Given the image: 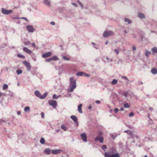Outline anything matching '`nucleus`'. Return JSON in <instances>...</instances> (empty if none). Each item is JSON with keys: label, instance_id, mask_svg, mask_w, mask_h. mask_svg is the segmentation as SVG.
Here are the masks:
<instances>
[{"label": "nucleus", "instance_id": "f704fd0d", "mask_svg": "<svg viewBox=\"0 0 157 157\" xmlns=\"http://www.w3.org/2000/svg\"><path fill=\"white\" fill-rule=\"evenodd\" d=\"M124 107L125 108H128L130 106L128 103H125L124 104Z\"/></svg>", "mask_w": 157, "mask_h": 157}, {"label": "nucleus", "instance_id": "4d7b16f0", "mask_svg": "<svg viewBox=\"0 0 157 157\" xmlns=\"http://www.w3.org/2000/svg\"><path fill=\"white\" fill-rule=\"evenodd\" d=\"M21 112L20 111H18L17 112V114L18 115H20L21 114Z\"/></svg>", "mask_w": 157, "mask_h": 157}, {"label": "nucleus", "instance_id": "79ce46f5", "mask_svg": "<svg viewBox=\"0 0 157 157\" xmlns=\"http://www.w3.org/2000/svg\"><path fill=\"white\" fill-rule=\"evenodd\" d=\"M122 78L126 80L127 81H129L128 78L126 76H123L122 77Z\"/></svg>", "mask_w": 157, "mask_h": 157}, {"label": "nucleus", "instance_id": "c85d7f7f", "mask_svg": "<svg viewBox=\"0 0 157 157\" xmlns=\"http://www.w3.org/2000/svg\"><path fill=\"white\" fill-rule=\"evenodd\" d=\"M8 88V85L6 84H4L3 87V90H5L7 89Z\"/></svg>", "mask_w": 157, "mask_h": 157}, {"label": "nucleus", "instance_id": "6e6d98bb", "mask_svg": "<svg viewBox=\"0 0 157 157\" xmlns=\"http://www.w3.org/2000/svg\"><path fill=\"white\" fill-rule=\"evenodd\" d=\"M92 107V106L91 105H89V107H88V109H91Z\"/></svg>", "mask_w": 157, "mask_h": 157}, {"label": "nucleus", "instance_id": "680f3d73", "mask_svg": "<svg viewBox=\"0 0 157 157\" xmlns=\"http://www.w3.org/2000/svg\"><path fill=\"white\" fill-rule=\"evenodd\" d=\"M22 18L23 19H24L26 20V21H28V20L27 19V18L26 17H23Z\"/></svg>", "mask_w": 157, "mask_h": 157}, {"label": "nucleus", "instance_id": "09e8293b", "mask_svg": "<svg viewBox=\"0 0 157 157\" xmlns=\"http://www.w3.org/2000/svg\"><path fill=\"white\" fill-rule=\"evenodd\" d=\"M80 6L82 7V9H83V4L81 2L80 3V4H79Z\"/></svg>", "mask_w": 157, "mask_h": 157}, {"label": "nucleus", "instance_id": "4be33fe9", "mask_svg": "<svg viewBox=\"0 0 157 157\" xmlns=\"http://www.w3.org/2000/svg\"><path fill=\"white\" fill-rule=\"evenodd\" d=\"M71 118L75 122L78 121V119L75 116L72 115L71 117Z\"/></svg>", "mask_w": 157, "mask_h": 157}, {"label": "nucleus", "instance_id": "e2e57ef3", "mask_svg": "<svg viewBox=\"0 0 157 157\" xmlns=\"http://www.w3.org/2000/svg\"><path fill=\"white\" fill-rule=\"evenodd\" d=\"M149 109L151 110H153V109L152 107H150L149 108Z\"/></svg>", "mask_w": 157, "mask_h": 157}, {"label": "nucleus", "instance_id": "72a5a7b5", "mask_svg": "<svg viewBox=\"0 0 157 157\" xmlns=\"http://www.w3.org/2000/svg\"><path fill=\"white\" fill-rule=\"evenodd\" d=\"M124 132H126L128 133V134L129 135H131V134L132 133V132L129 130H126L124 131Z\"/></svg>", "mask_w": 157, "mask_h": 157}, {"label": "nucleus", "instance_id": "bf43d9fd", "mask_svg": "<svg viewBox=\"0 0 157 157\" xmlns=\"http://www.w3.org/2000/svg\"><path fill=\"white\" fill-rule=\"evenodd\" d=\"M50 24L52 25H55V23L54 22H51L50 23Z\"/></svg>", "mask_w": 157, "mask_h": 157}, {"label": "nucleus", "instance_id": "f03ea898", "mask_svg": "<svg viewBox=\"0 0 157 157\" xmlns=\"http://www.w3.org/2000/svg\"><path fill=\"white\" fill-rule=\"evenodd\" d=\"M35 95L39 98L43 99H44L47 95V93H45L42 95H41L40 93L38 90H36L34 92Z\"/></svg>", "mask_w": 157, "mask_h": 157}, {"label": "nucleus", "instance_id": "393cba45", "mask_svg": "<svg viewBox=\"0 0 157 157\" xmlns=\"http://www.w3.org/2000/svg\"><path fill=\"white\" fill-rule=\"evenodd\" d=\"M130 136L133 138L136 137L137 138H138L137 136L136 135L135 132H132Z\"/></svg>", "mask_w": 157, "mask_h": 157}, {"label": "nucleus", "instance_id": "3c124183", "mask_svg": "<svg viewBox=\"0 0 157 157\" xmlns=\"http://www.w3.org/2000/svg\"><path fill=\"white\" fill-rule=\"evenodd\" d=\"M32 46L34 48L36 47V45H35V43H32Z\"/></svg>", "mask_w": 157, "mask_h": 157}, {"label": "nucleus", "instance_id": "49530a36", "mask_svg": "<svg viewBox=\"0 0 157 157\" xmlns=\"http://www.w3.org/2000/svg\"><path fill=\"white\" fill-rule=\"evenodd\" d=\"M118 111L119 110L117 108H115L114 109V112L116 113H117Z\"/></svg>", "mask_w": 157, "mask_h": 157}, {"label": "nucleus", "instance_id": "ea45409f", "mask_svg": "<svg viewBox=\"0 0 157 157\" xmlns=\"http://www.w3.org/2000/svg\"><path fill=\"white\" fill-rule=\"evenodd\" d=\"M114 52L116 53L117 55L119 53V51L118 49H115Z\"/></svg>", "mask_w": 157, "mask_h": 157}, {"label": "nucleus", "instance_id": "de8ad7c7", "mask_svg": "<svg viewBox=\"0 0 157 157\" xmlns=\"http://www.w3.org/2000/svg\"><path fill=\"white\" fill-rule=\"evenodd\" d=\"M132 49L133 51H134L136 50V48L135 46H133L132 47Z\"/></svg>", "mask_w": 157, "mask_h": 157}, {"label": "nucleus", "instance_id": "1a4fd4ad", "mask_svg": "<svg viewBox=\"0 0 157 157\" xmlns=\"http://www.w3.org/2000/svg\"><path fill=\"white\" fill-rule=\"evenodd\" d=\"M81 137L84 142L87 141V136L85 133H83L81 134Z\"/></svg>", "mask_w": 157, "mask_h": 157}, {"label": "nucleus", "instance_id": "39448f33", "mask_svg": "<svg viewBox=\"0 0 157 157\" xmlns=\"http://www.w3.org/2000/svg\"><path fill=\"white\" fill-rule=\"evenodd\" d=\"M104 156L105 157H120L119 154L118 153L110 154L107 152L105 153Z\"/></svg>", "mask_w": 157, "mask_h": 157}, {"label": "nucleus", "instance_id": "dca6fc26", "mask_svg": "<svg viewBox=\"0 0 157 157\" xmlns=\"http://www.w3.org/2000/svg\"><path fill=\"white\" fill-rule=\"evenodd\" d=\"M24 51L28 54H30L32 53L31 51L26 47H24L23 48Z\"/></svg>", "mask_w": 157, "mask_h": 157}, {"label": "nucleus", "instance_id": "4c0bfd02", "mask_svg": "<svg viewBox=\"0 0 157 157\" xmlns=\"http://www.w3.org/2000/svg\"><path fill=\"white\" fill-rule=\"evenodd\" d=\"M102 148L105 151V149L107 148L106 146L105 145H104L102 146Z\"/></svg>", "mask_w": 157, "mask_h": 157}, {"label": "nucleus", "instance_id": "9b49d317", "mask_svg": "<svg viewBox=\"0 0 157 157\" xmlns=\"http://www.w3.org/2000/svg\"><path fill=\"white\" fill-rule=\"evenodd\" d=\"M22 63L28 69H30L31 68V65L29 63L26 61H22Z\"/></svg>", "mask_w": 157, "mask_h": 157}, {"label": "nucleus", "instance_id": "f3484780", "mask_svg": "<svg viewBox=\"0 0 157 157\" xmlns=\"http://www.w3.org/2000/svg\"><path fill=\"white\" fill-rule=\"evenodd\" d=\"M44 152L46 154L49 155L51 153V149L48 148L45 149Z\"/></svg>", "mask_w": 157, "mask_h": 157}, {"label": "nucleus", "instance_id": "5fc2aeb1", "mask_svg": "<svg viewBox=\"0 0 157 157\" xmlns=\"http://www.w3.org/2000/svg\"><path fill=\"white\" fill-rule=\"evenodd\" d=\"M71 94L68 93L67 95H66V96H65V97H68V96L71 97Z\"/></svg>", "mask_w": 157, "mask_h": 157}, {"label": "nucleus", "instance_id": "bb28decb", "mask_svg": "<svg viewBox=\"0 0 157 157\" xmlns=\"http://www.w3.org/2000/svg\"><path fill=\"white\" fill-rule=\"evenodd\" d=\"M61 128L64 130L65 131H66L67 130V129L66 127L64 125H62L61 126Z\"/></svg>", "mask_w": 157, "mask_h": 157}, {"label": "nucleus", "instance_id": "9d476101", "mask_svg": "<svg viewBox=\"0 0 157 157\" xmlns=\"http://www.w3.org/2000/svg\"><path fill=\"white\" fill-rule=\"evenodd\" d=\"M52 53L51 52H46L42 55V57L44 58H47L51 56Z\"/></svg>", "mask_w": 157, "mask_h": 157}, {"label": "nucleus", "instance_id": "338daca9", "mask_svg": "<svg viewBox=\"0 0 157 157\" xmlns=\"http://www.w3.org/2000/svg\"><path fill=\"white\" fill-rule=\"evenodd\" d=\"M123 107H121V110L123 111Z\"/></svg>", "mask_w": 157, "mask_h": 157}, {"label": "nucleus", "instance_id": "6ab92c4d", "mask_svg": "<svg viewBox=\"0 0 157 157\" xmlns=\"http://www.w3.org/2000/svg\"><path fill=\"white\" fill-rule=\"evenodd\" d=\"M24 110L25 112L29 113L30 112V108L29 106H27L25 107Z\"/></svg>", "mask_w": 157, "mask_h": 157}, {"label": "nucleus", "instance_id": "b1692460", "mask_svg": "<svg viewBox=\"0 0 157 157\" xmlns=\"http://www.w3.org/2000/svg\"><path fill=\"white\" fill-rule=\"evenodd\" d=\"M117 81H118L117 79H114L111 82V84L112 85H114L117 83Z\"/></svg>", "mask_w": 157, "mask_h": 157}, {"label": "nucleus", "instance_id": "ddd939ff", "mask_svg": "<svg viewBox=\"0 0 157 157\" xmlns=\"http://www.w3.org/2000/svg\"><path fill=\"white\" fill-rule=\"evenodd\" d=\"M62 151V150L60 149L52 150V152L54 154H58Z\"/></svg>", "mask_w": 157, "mask_h": 157}, {"label": "nucleus", "instance_id": "cd10ccee", "mask_svg": "<svg viewBox=\"0 0 157 157\" xmlns=\"http://www.w3.org/2000/svg\"><path fill=\"white\" fill-rule=\"evenodd\" d=\"M151 72L154 74L157 73V69H151Z\"/></svg>", "mask_w": 157, "mask_h": 157}, {"label": "nucleus", "instance_id": "7ed1b4c3", "mask_svg": "<svg viewBox=\"0 0 157 157\" xmlns=\"http://www.w3.org/2000/svg\"><path fill=\"white\" fill-rule=\"evenodd\" d=\"M114 34L113 32L111 31H105L103 34V36L104 37H107L109 36H112Z\"/></svg>", "mask_w": 157, "mask_h": 157}, {"label": "nucleus", "instance_id": "c03bdc74", "mask_svg": "<svg viewBox=\"0 0 157 157\" xmlns=\"http://www.w3.org/2000/svg\"><path fill=\"white\" fill-rule=\"evenodd\" d=\"M134 114L132 112L130 113L129 115V117H132L134 116Z\"/></svg>", "mask_w": 157, "mask_h": 157}, {"label": "nucleus", "instance_id": "2eb2a0df", "mask_svg": "<svg viewBox=\"0 0 157 157\" xmlns=\"http://www.w3.org/2000/svg\"><path fill=\"white\" fill-rule=\"evenodd\" d=\"M51 0H44L43 3L47 6H49L50 5Z\"/></svg>", "mask_w": 157, "mask_h": 157}, {"label": "nucleus", "instance_id": "a19ab883", "mask_svg": "<svg viewBox=\"0 0 157 157\" xmlns=\"http://www.w3.org/2000/svg\"><path fill=\"white\" fill-rule=\"evenodd\" d=\"M63 59L65 60H69V59L66 57H65V56H63Z\"/></svg>", "mask_w": 157, "mask_h": 157}, {"label": "nucleus", "instance_id": "69168bd1", "mask_svg": "<svg viewBox=\"0 0 157 157\" xmlns=\"http://www.w3.org/2000/svg\"><path fill=\"white\" fill-rule=\"evenodd\" d=\"M124 32L126 34L127 33V31L126 30H125L124 31Z\"/></svg>", "mask_w": 157, "mask_h": 157}, {"label": "nucleus", "instance_id": "2f4dec72", "mask_svg": "<svg viewBox=\"0 0 157 157\" xmlns=\"http://www.w3.org/2000/svg\"><path fill=\"white\" fill-rule=\"evenodd\" d=\"M17 56L18 57L21 58H25V56H24L20 54L17 55Z\"/></svg>", "mask_w": 157, "mask_h": 157}, {"label": "nucleus", "instance_id": "4468645a", "mask_svg": "<svg viewBox=\"0 0 157 157\" xmlns=\"http://www.w3.org/2000/svg\"><path fill=\"white\" fill-rule=\"evenodd\" d=\"M138 17L140 19H144L145 18V15L142 13H138Z\"/></svg>", "mask_w": 157, "mask_h": 157}, {"label": "nucleus", "instance_id": "c9c22d12", "mask_svg": "<svg viewBox=\"0 0 157 157\" xmlns=\"http://www.w3.org/2000/svg\"><path fill=\"white\" fill-rule=\"evenodd\" d=\"M25 45H29L30 44V43L29 41H25L24 43Z\"/></svg>", "mask_w": 157, "mask_h": 157}, {"label": "nucleus", "instance_id": "0eeeda50", "mask_svg": "<svg viewBox=\"0 0 157 157\" xmlns=\"http://www.w3.org/2000/svg\"><path fill=\"white\" fill-rule=\"evenodd\" d=\"M58 59V58L56 56H54L52 57H51L49 59H45L46 62H49L51 61L57 60Z\"/></svg>", "mask_w": 157, "mask_h": 157}, {"label": "nucleus", "instance_id": "a878e982", "mask_svg": "<svg viewBox=\"0 0 157 157\" xmlns=\"http://www.w3.org/2000/svg\"><path fill=\"white\" fill-rule=\"evenodd\" d=\"M84 72H78L76 74V75L79 76H83Z\"/></svg>", "mask_w": 157, "mask_h": 157}, {"label": "nucleus", "instance_id": "13d9d810", "mask_svg": "<svg viewBox=\"0 0 157 157\" xmlns=\"http://www.w3.org/2000/svg\"><path fill=\"white\" fill-rule=\"evenodd\" d=\"M138 82V84L139 85H142L143 84V82Z\"/></svg>", "mask_w": 157, "mask_h": 157}, {"label": "nucleus", "instance_id": "8fccbe9b", "mask_svg": "<svg viewBox=\"0 0 157 157\" xmlns=\"http://www.w3.org/2000/svg\"><path fill=\"white\" fill-rule=\"evenodd\" d=\"M124 95L126 97H127L128 96V93L126 92H124Z\"/></svg>", "mask_w": 157, "mask_h": 157}, {"label": "nucleus", "instance_id": "412c9836", "mask_svg": "<svg viewBox=\"0 0 157 157\" xmlns=\"http://www.w3.org/2000/svg\"><path fill=\"white\" fill-rule=\"evenodd\" d=\"M82 106V104H80L78 106V112L80 113H82L81 109V107Z\"/></svg>", "mask_w": 157, "mask_h": 157}, {"label": "nucleus", "instance_id": "864d4df0", "mask_svg": "<svg viewBox=\"0 0 157 157\" xmlns=\"http://www.w3.org/2000/svg\"><path fill=\"white\" fill-rule=\"evenodd\" d=\"M72 4L73 5L75 6L76 7H77V6L76 5V4L75 3H72Z\"/></svg>", "mask_w": 157, "mask_h": 157}, {"label": "nucleus", "instance_id": "052dcab7", "mask_svg": "<svg viewBox=\"0 0 157 157\" xmlns=\"http://www.w3.org/2000/svg\"><path fill=\"white\" fill-rule=\"evenodd\" d=\"M75 122V123H76V124H76V125L77 126H78V121H76V122Z\"/></svg>", "mask_w": 157, "mask_h": 157}, {"label": "nucleus", "instance_id": "f8f14e48", "mask_svg": "<svg viewBox=\"0 0 157 157\" xmlns=\"http://www.w3.org/2000/svg\"><path fill=\"white\" fill-rule=\"evenodd\" d=\"M98 140H99V142L101 143H102L103 142V138L102 137H97L95 138V141H97Z\"/></svg>", "mask_w": 157, "mask_h": 157}, {"label": "nucleus", "instance_id": "a18cd8bd", "mask_svg": "<svg viewBox=\"0 0 157 157\" xmlns=\"http://www.w3.org/2000/svg\"><path fill=\"white\" fill-rule=\"evenodd\" d=\"M83 75L86 77H89L90 76L89 75L85 73H84Z\"/></svg>", "mask_w": 157, "mask_h": 157}, {"label": "nucleus", "instance_id": "7c9ffc66", "mask_svg": "<svg viewBox=\"0 0 157 157\" xmlns=\"http://www.w3.org/2000/svg\"><path fill=\"white\" fill-rule=\"evenodd\" d=\"M45 140L44 138H42L40 140V143L42 144H43L45 143Z\"/></svg>", "mask_w": 157, "mask_h": 157}, {"label": "nucleus", "instance_id": "473e14b6", "mask_svg": "<svg viewBox=\"0 0 157 157\" xmlns=\"http://www.w3.org/2000/svg\"><path fill=\"white\" fill-rule=\"evenodd\" d=\"M8 93V95L10 96V97H12L13 96V93L12 92H11L10 91H7Z\"/></svg>", "mask_w": 157, "mask_h": 157}, {"label": "nucleus", "instance_id": "603ef678", "mask_svg": "<svg viewBox=\"0 0 157 157\" xmlns=\"http://www.w3.org/2000/svg\"><path fill=\"white\" fill-rule=\"evenodd\" d=\"M95 102L96 103L100 104V101L99 100H97L95 101Z\"/></svg>", "mask_w": 157, "mask_h": 157}, {"label": "nucleus", "instance_id": "20e7f679", "mask_svg": "<svg viewBox=\"0 0 157 157\" xmlns=\"http://www.w3.org/2000/svg\"><path fill=\"white\" fill-rule=\"evenodd\" d=\"M49 105L52 106L54 108H55L57 105L56 101L54 100H49L48 101Z\"/></svg>", "mask_w": 157, "mask_h": 157}, {"label": "nucleus", "instance_id": "6e6552de", "mask_svg": "<svg viewBox=\"0 0 157 157\" xmlns=\"http://www.w3.org/2000/svg\"><path fill=\"white\" fill-rule=\"evenodd\" d=\"M26 29L28 31L31 33H33L34 32V29L33 26L31 25H28L26 26Z\"/></svg>", "mask_w": 157, "mask_h": 157}, {"label": "nucleus", "instance_id": "774afa93", "mask_svg": "<svg viewBox=\"0 0 157 157\" xmlns=\"http://www.w3.org/2000/svg\"><path fill=\"white\" fill-rule=\"evenodd\" d=\"M105 58L107 60H108L109 59L107 57H105Z\"/></svg>", "mask_w": 157, "mask_h": 157}, {"label": "nucleus", "instance_id": "aec40b11", "mask_svg": "<svg viewBox=\"0 0 157 157\" xmlns=\"http://www.w3.org/2000/svg\"><path fill=\"white\" fill-rule=\"evenodd\" d=\"M124 21L127 22L128 24H130L132 23V21L127 18H125L124 19Z\"/></svg>", "mask_w": 157, "mask_h": 157}, {"label": "nucleus", "instance_id": "0e129e2a", "mask_svg": "<svg viewBox=\"0 0 157 157\" xmlns=\"http://www.w3.org/2000/svg\"><path fill=\"white\" fill-rule=\"evenodd\" d=\"M134 96L135 98L136 99H138V97L136 96V95H134Z\"/></svg>", "mask_w": 157, "mask_h": 157}, {"label": "nucleus", "instance_id": "f257e3e1", "mask_svg": "<svg viewBox=\"0 0 157 157\" xmlns=\"http://www.w3.org/2000/svg\"><path fill=\"white\" fill-rule=\"evenodd\" d=\"M70 79V85L68 89L67 90L68 92H72L74 90L76 87V80L73 77H71Z\"/></svg>", "mask_w": 157, "mask_h": 157}, {"label": "nucleus", "instance_id": "a211bd4d", "mask_svg": "<svg viewBox=\"0 0 157 157\" xmlns=\"http://www.w3.org/2000/svg\"><path fill=\"white\" fill-rule=\"evenodd\" d=\"M151 51L152 52V54L154 55L155 53H157V48L156 47L151 48Z\"/></svg>", "mask_w": 157, "mask_h": 157}, {"label": "nucleus", "instance_id": "c756f323", "mask_svg": "<svg viewBox=\"0 0 157 157\" xmlns=\"http://www.w3.org/2000/svg\"><path fill=\"white\" fill-rule=\"evenodd\" d=\"M22 72V71L21 69H17L16 72L17 75H19L21 74Z\"/></svg>", "mask_w": 157, "mask_h": 157}, {"label": "nucleus", "instance_id": "423d86ee", "mask_svg": "<svg viewBox=\"0 0 157 157\" xmlns=\"http://www.w3.org/2000/svg\"><path fill=\"white\" fill-rule=\"evenodd\" d=\"M12 11V10H7L3 8L1 9V12L3 14L6 15H8L11 13Z\"/></svg>", "mask_w": 157, "mask_h": 157}, {"label": "nucleus", "instance_id": "e433bc0d", "mask_svg": "<svg viewBox=\"0 0 157 157\" xmlns=\"http://www.w3.org/2000/svg\"><path fill=\"white\" fill-rule=\"evenodd\" d=\"M52 98L53 99H57L59 98L58 96H57L55 94L53 95Z\"/></svg>", "mask_w": 157, "mask_h": 157}, {"label": "nucleus", "instance_id": "37998d69", "mask_svg": "<svg viewBox=\"0 0 157 157\" xmlns=\"http://www.w3.org/2000/svg\"><path fill=\"white\" fill-rule=\"evenodd\" d=\"M41 117L42 118H44V114L43 112H42L41 114Z\"/></svg>", "mask_w": 157, "mask_h": 157}, {"label": "nucleus", "instance_id": "58836bf2", "mask_svg": "<svg viewBox=\"0 0 157 157\" xmlns=\"http://www.w3.org/2000/svg\"><path fill=\"white\" fill-rule=\"evenodd\" d=\"M102 133L100 131L98 133V137H102Z\"/></svg>", "mask_w": 157, "mask_h": 157}, {"label": "nucleus", "instance_id": "5701e85b", "mask_svg": "<svg viewBox=\"0 0 157 157\" xmlns=\"http://www.w3.org/2000/svg\"><path fill=\"white\" fill-rule=\"evenodd\" d=\"M151 54V52L146 50L145 52V55L147 57H148L149 55Z\"/></svg>", "mask_w": 157, "mask_h": 157}]
</instances>
